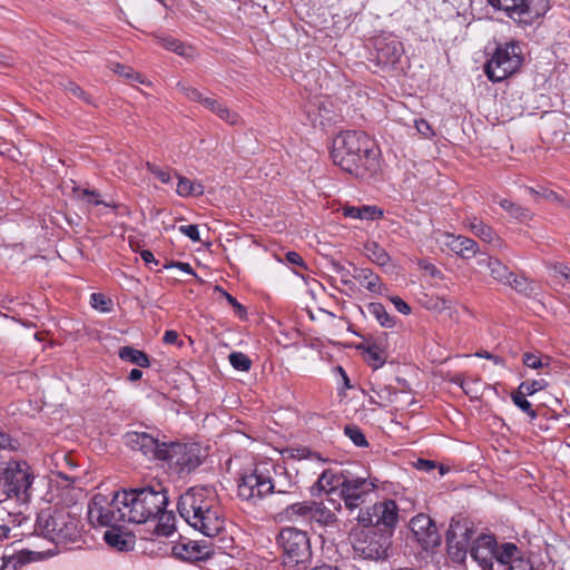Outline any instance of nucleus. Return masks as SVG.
I'll list each match as a JSON object with an SVG mask.
<instances>
[{
  "instance_id": "f257e3e1",
  "label": "nucleus",
  "mask_w": 570,
  "mask_h": 570,
  "mask_svg": "<svg viewBox=\"0 0 570 570\" xmlns=\"http://www.w3.org/2000/svg\"><path fill=\"white\" fill-rule=\"evenodd\" d=\"M167 490L148 485L115 491L111 498L98 493L88 504V519L92 525H115L117 522L147 524L168 505Z\"/></svg>"
},
{
  "instance_id": "a18cd8bd",
  "label": "nucleus",
  "mask_w": 570,
  "mask_h": 570,
  "mask_svg": "<svg viewBox=\"0 0 570 570\" xmlns=\"http://www.w3.org/2000/svg\"><path fill=\"white\" fill-rule=\"evenodd\" d=\"M358 513L356 520L360 525L365 528V530H377V524L375 523L376 514L374 511V504L367 508H358Z\"/></svg>"
},
{
  "instance_id": "79ce46f5",
  "label": "nucleus",
  "mask_w": 570,
  "mask_h": 570,
  "mask_svg": "<svg viewBox=\"0 0 570 570\" xmlns=\"http://www.w3.org/2000/svg\"><path fill=\"white\" fill-rule=\"evenodd\" d=\"M519 552V548L512 542H505L500 546L497 543L494 562L500 566H509Z\"/></svg>"
},
{
  "instance_id": "2eb2a0df",
  "label": "nucleus",
  "mask_w": 570,
  "mask_h": 570,
  "mask_svg": "<svg viewBox=\"0 0 570 570\" xmlns=\"http://www.w3.org/2000/svg\"><path fill=\"white\" fill-rule=\"evenodd\" d=\"M333 105L327 98L315 96L304 106V112L313 127H325L335 122Z\"/></svg>"
},
{
  "instance_id": "0eeeda50",
  "label": "nucleus",
  "mask_w": 570,
  "mask_h": 570,
  "mask_svg": "<svg viewBox=\"0 0 570 570\" xmlns=\"http://www.w3.org/2000/svg\"><path fill=\"white\" fill-rule=\"evenodd\" d=\"M35 476L26 461H11L0 475V491L13 495L18 501L31 500V485Z\"/></svg>"
},
{
  "instance_id": "ddd939ff",
  "label": "nucleus",
  "mask_w": 570,
  "mask_h": 570,
  "mask_svg": "<svg viewBox=\"0 0 570 570\" xmlns=\"http://www.w3.org/2000/svg\"><path fill=\"white\" fill-rule=\"evenodd\" d=\"M177 88L184 94V96L190 101L200 104L204 108L215 114L222 120L229 125H237L240 121V117L237 112L230 110L223 101L215 97H206L197 88L191 87L185 82H177Z\"/></svg>"
},
{
  "instance_id": "393cba45",
  "label": "nucleus",
  "mask_w": 570,
  "mask_h": 570,
  "mask_svg": "<svg viewBox=\"0 0 570 570\" xmlns=\"http://www.w3.org/2000/svg\"><path fill=\"white\" fill-rule=\"evenodd\" d=\"M508 285L518 294L528 298H537L541 294L539 284L524 275L513 274Z\"/></svg>"
},
{
  "instance_id": "1a4fd4ad",
  "label": "nucleus",
  "mask_w": 570,
  "mask_h": 570,
  "mask_svg": "<svg viewBox=\"0 0 570 570\" xmlns=\"http://www.w3.org/2000/svg\"><path fill=\"white\" fill-rule=\"evenodd\" d=\"M495 10H502L519 26H531L549 10L548 0H488Z\"/></svg>"
},
{
  "instance_id": "09e8293b",
  "label": "nucleus",
  "mask_w": 570,
  "mask_h": 570,
  "mask_svg": "<svg viewBox=\"0 0 570 570\" xmlns=\"http://www.w3.org/2000/svg\"><path fill=\"white\" fill-rule=\"evenodd\" d=\"M547 386H548V383L543 379L524 381L519 385L518 391H520L521 394L531 396V395L535 394L537 392L544 390Z\"/></svg>"
},
{
  "instance_id": "8fccbe9b",
  "label": "nucleus",
  "mask_w": 570,
  "mask_h": 570,
  "mask_svg": "<svg viewBox=\"0 0 570 570\" xmlns=\"http://www.w3.org/2000/svg\"><path fill=\"white\" fill-rule=\"evenodd\" d=\"M525 396V394H521L520 391H518L511 395V399L518 409L528 414L531 419H535L537 412L532 409V404Z\"/></svg>"
},
{
  "instance_id": "a211bd4d",
  "label": "nucleus",
  "mask_w": 570,
  "mask_h": 570,
  "mask_svg": "<svg viewBox=\"0 0 570 570\" xmlns=\"http://www.w3.org/2000/svg\"><path fill=\"white\" fill-rule=\"evenodd\" d=\"M30 500L18 501L13 495H4L0 499V521L12 523V527H21L27 521L26 511Z\"/></svg>"
},
{
  "instance_id": "72a5a7b5",
  "label": "nucleus",
  "mask_w": 570,
  "mask_h": 570,
  "mask_svg": "<svg viewBox=\"0 0 570 570\" xmlns=\"http://www.w3.org/2000/svg\"><path fill=\"white\" fill-rule=\"evenodd\" d=\"M118 356L120 360L135 364L138 367L150 366L149 356L144 351L137 350L130 345L121 346L118 351Z\"/></svg>"
},
{
  "instance_id": "4c0bfd02",
  "label": "nucleus",
  "mask_w": 570,
  "mask_h": 570,
  "mask_svg": "<svg viewBox=\"0 0 570 570\" xmlns=\"http://www.w3.org/2000/svg\"><path fill=\"white\" fill-rule=\"evenodd\" d=\"M108 68L119 77L126 79L129 83L138 82L147 86L150 85V82L141 73L135 71L131 67L110 61L108 62Z\"/></svg>"
},
{
  "instance_id": "a19ab883",
  "label": "nucleus",
  "mask_w": 570,
  "mask_h": 570,
  "mask_svg": "<svg viewBox=\"0 0 570 570\" xmlns=\"http://www.w3.org/2000/svg\"><path fill=\"white\" fill-rule=\"evenodd\" d=\"M159 40L163 48L174 51L181 57L190 58L195 55V49L181 41L180 38H159Z\"/></svg>"
},
{
  "instance_id": "4d7b16f0",
  "label": "nucleus",
  "mask_w": 570,
  "mask_h": 570,
  "mask_svg": "<svg viewBox=\"0 0 570 570\" xmlns=\"http://www.w3.org/2000/svg\"><path fill=\"white\" fill-rule=\"evenodd\" d=\"M178 230L193 242L200 240V234L197 225H180Z\"/></svg>"
},
{
  "instance_id": "13d9d810",
  "label": "nucleus",
  "mask_w": 570,
  "mask_h": 570,
  "mask_svg": "<svg viewBox=\"0 0 570 570\" xmlns=\"http://www.w3.org/2000/svg\"><path fill=\"white\" fill-rule=\"evenodd\" d=\"M508 570H533V567L531 562L528 559L523 558L519 552V554L509 564Z\"/></svg>"
},
{
  "instance_id": "864d4df0",
  "label": "nucleus",
  "mask_w": 570,
  "mask_h": 570,
  "mask_svg": "<svg viewBox=\"0 0 570 570\" xmlns=\"http://www.w3.org/2000/svg\"><path fill=\"white\" fill-rule=\"evenodd\" d=\"M146 167H147L148 171L150 174H153L163 184H169L171 181V176H170L169 170L164 169L153 163H147Z\"/></svg>"
},
{
  "instance_id": "7c9ffc66",
  "label": "nucleus",
  "mask_w": 570,
  "mask_h": 570,
  "mask_svg": "<svg viewBox=\"0 0 570 570\" xmlns=\"http://www.w3.org/2000/svg\"><path fill=\"white\" fill-rule=\"evenodd\" d=\"M353 277L371 293L381 294L382 283L379 275L370 268H355Z\"/></svg>"
},
{
  "instance_id": "7ed1b4c3",
  "label": "nucleus",
  "mask_w": 570,
  "mask_h": 570,
  "mask_svg": "<svg viewBox=\"0 0 570 570\" xmlns=\"http://www.w3.org/2000/svg\"><path fill=\"white\" fill-rule=\"evenodd\" d=\"M333 163L356 178H370L380 169V151L363 131L346 130L333 140Z\"/></svg>"
},
{
  "instance_id": "39448f33",
  "label": "nucleus",
  "mask_w": 570,
  "mask_h": 570,
  "mask_svg": "<svg viewBox=\"0 0 570 570\" xmlns=\"http://www.w3.org/2000/svg\"><path fill=\"white\" fill-rule=\"evenodd\" d=\"M79 519L66 507L41 510L36 519L35 533L59 544L76 542L80 537Z\"/></svg>"
},
{
  "instance_id": "9b49d317",
  "label": "nucleus",
  "mask_w": 570,
  "mask_h": 570,
  "mask_svg": "<svg viewBox=\"0 0 570 570\" xmlns=\"http://www.w3.org/2000/svg\"><path fill=\"white\" fill-rule=\"evenodd\" d=\"M269 462L255 464L254 469L240 475L237 484L238 497L252 503L268 497Z\"/></svg>"
},
{
  "instance_id": "e433bc0d",
  "label": "nucleus",
  "mask_w": 570,
  "mask_h": 570,
  "mask_svg": "<svg viewBox=\"0 0 570 570\" xmlns=\"http://www.w3.org/2000/svg\"><path fill=\"white\" fill-rule=\"evenodd\" d=\"M366 312L384 328H393L396 324L395 317L387 313L382 303L373 302L367 304Z\"/></svg>"
},
{
  "instance_id": "2f4dec72",
  "label": "nucleus",
  "mask_w": 570,
  "mask_h": 570,
  "mask_svg": "<svg viewBox=\"0 0 570 570\" xmlns=\"http://www.w3.org/2000/svg\"><path fill=\"white\" fill-rule=\"evenodd\" d=\"M469 228L476 237L481 238L483 242L489 244L501 245L502 240L497 235L495 230L491 226L478 219L476 217L472 218L469 222Z\"/></svg>"
},
{
  "instance_id": "3c124183",
  "label": "nucleus",
  "mask_w": 570,
  "mask_h": 570,
  "mask_svg": "<svg viewBox=\"0 0 570 570\" xmlns=\"http://www.w3.org/2000/svg\"><path fill=\"white\" fill-rule=\"evenodd\" d=\"M90 305L99 312L109 313L111 311L112 302L101 293H92L90 295Z\"/></svg>"
},
{
  "instance_id": "603ef678",
  "label": "nucleus",
  "mask_w": 570,
  "mask_h": 570,
  "mask_svg": "<svg viewBox=\"0 0 570 570\" xmlns=\"http://www.w3.org/2000/svg\"><path fill=\"white\" fill-rule=\"evenodd\" d=\"M215 291L216 292H219L225 298L226 301L233 306L235 313L240 317V318H245L247 316V311L246 308L233 296L230 295L228 292H226L223 287L220 286H216L215 287Z\"/></svg>"
},
{
  "instance_id": "58836bf2",
  "label": "nucleus",
  "mask_w": 570,
  "mask_h": 570,
  "mask_svg": "<svg viewBox=\"0 0 570 570\" xmlns=\"http://www.w3.org/2000/svg\"><path fill=\"white\" fill-rule=\"evenodd\" d=\"M357 350H361L367 354L368 364L374 370L382 367L386 362V352L375 343H371L367 345L361 344L357 346Z\"/></svg>"
},
{
  "instance_id": "69168bd1",
  "label": "nucleus",
  "mask_w": 570,
  "mask_h": 570,
  "mask_svg": "<svg viewBox=\"0 0 570 570\" xmlns=\"http://www.w3.org/2000/svg\"><path fill=\"white\" fill-rule=\"evenodd\" d=\"M164 268H177L188 275H196L190 264L185 262H170L168 264H165Z\"/></svg>"
},
{
  "instance_id": "338daca9",
  "label": "nucleus",
  "mask_w": 570,
  "mask_h": 570,
  "mask_svg": "<svg viewBox=\"0 0 570 570\" xmlns=\"http://www.w3.org/2000/svg\"><path fill=\"white\" fill-rule=\"evenodd\" d=\"M551 269L556 276H561L570 283V267L563 263H556L551 266Z\"/></svg>"
},
{
  "instance_id": "5fc2aeb1",
  "label": "nucleus",
  "mask_w": 570,
  "mask_h": 570,
  "mask_svg": "<svg viewBox=\"0 0 570 570\" xmlns=\"http://www.w3.org/2000/svg\"><path fill=\"white\" fill-rule=\"evenodd\" d=\"M522 363L529 367V368H532V370H539V368H542L544 366H549V363L544 364L542 362V360L540 358V356L533 354V353H530V352H527L522 355Z\"/></svg>"
},
{
  "instance_id": "ea45409f",
  "label": "nucleus",
  "mask_w": 570,
  "mask_h": 570,
  "mask_svg": "<svg viewBox=\"0 0 570 570\" xmlns=\"http://www.w3.org/2000/svg\"><path fill=\"white\" fill-rule=\"evenodd\" d=\"M178 178L176 193L180 197H189V196H200L204 194L205 189L202 183H194L190 179L175 174Z\"/></svg>"
},
{
  "instance_id": "c03bdc74",
  "label": "nucleus",
  "mask_w": 570,
  "mask_h": 570,
  "mask_svg": "<svg viewBox=\"0 0 570 570\" xmlns=\"http://www.w3.org/2000/svg\"><path fill=\"white\" fill-rule=\"evenodd\" d=\"M79 198L95 206L102 205L111 209H116L118 207V205L114 202L102 200L100 198V193L97 189L83 188L79 191Z\"/></svg>"
},
{
  "instance_id": "0e129e2a",
  "label": "nucleus",
  "mask_w": 570,
  "mask_h": 570,
  "mask_svg": "<svg viewBox=\"0 0 570 570\" xmlns=\"http://www.w3.org/2000/svg\"><path fill=\"white\" fill-rule=\"evenodd\" d=\"M475 356L480 357V358L490 360V361H492L498 366H501V367L505 366V361H504L503 357H501L499 355H495V354H492V353H490L488 351H479V352L475 353Z\"/></svg>"
},
{
  "instance_id": "f8f14e48",
  "label": "nucleus",
  "mask_w": 570,
  "mask_h": 570,
  "mask_svg": "<svg viewBox=\"0 0 570 570\" xmlns=\"http://www.w3.org/2000/svg\"><path fill=\"white\" fill-rule=\"evenodd\" d=\"M391 533L379 530H363L362 537L353 544L354 551L363 559L380 560L387 556Z\"/></svg>"
},
{
  "instance_id": "6e6552de",
  "label": "nucleus",
  "mask_w": 570,
  "mask_h": 570,
  "mask_svg": "<svg viewBox=\"0 0 570 570\" xmlns=\"http://www.w3.org/2000/svg\"><path fill=\"white\" fill-rule=\"evenodd\" d=\"M277 544L283 551V563L292 569L309 561L312 549L307 532L296 528H284L277 537Z\"/></svg>"
},
{
  "instance_id": "e2e57ef3",
  "label": "nucleus",
  "mask_w": 570,
  "mask_h": 570,
  "mask_svg": "<svg viewBox=\"0 0 570 570\" xmlns=\"http://www.w3.org/2000/svg\"><path fill=\"white\" fill-rule=\"evenodd\" d=\"M285 263L288 265H295L302 268H306L303 257L297 252L294 250H289L285 254Z\"/></svg>"
},
{
  "instance_id": "6ab92c4d",
  "label": "nucleus",
  "mask_w": 570,
  "mask_h": 570,
  "mask_svg": "<svg viewBox=\"0 0 570 570\" xmlns=\"http://www.w3.org/2000/svg\"><path fill=\"white\" fill-rule=\"evenodd\" d=\"M411 530L424 549L439 544L436 527L429 515L417 514L411 520Z\"/></svg>"
},
{
  "instance_id": "c85d7f7f",
  "label": "nucleus",
  "mask_w": 570,
  "mask_h": 570,
  "mask_svg": "<svg viewBox=\"0 0 570 570\" xmlns=\"http://www.w3.org/2000/svg\"><path fill=\"white\" fill-rule=\"evenodd\" d=\"M176 517L173 512L167 511L166 508L157 515L154 524L153 533L157 537H169L174 533Z\"/></svg>"
},
{
  "instance_id": "f3484780",
  "label": "nucleus",
  "mask_w": 570,
  "mask_h": 570,
  "mask_svg": "<svg viewBox=\"0 0 570 570\" xmlns=\"http://www.w3.org/2000/svg\"><path fill=\"white\" fill-rule=\"evenodd\" d=\"M497 540L493 535H479L470 547V554L483 570H492L495 558Z\"/></svg>"
},
{
  "instance_id": "f704fd0d",
  "label": "nucleus",
  "mask_w": 570,
  "mask_h": 570,
  "mask_svg": "<svg viewBox=\"0 0 570 570\" xmlns=\"http://www.w3.org/2000/svg\"><path fill=\"white\" fill-rule=\"evenodd\" d=\"M371 392L373 395L370 396V404L377 406H385L386 404L393 403L396 401L397 392L395 389L389 385H377L372 386Z\"/></svg>"
},
{
  "instance_id": "774afa93",
  "label": "nucleus",
  "mask_w": 570,
  "mask_h": 570,
  "mask_svg": "<svg viewBox=\"0 0 570 570\" xmlns=\"http://www.w3.org/2000/svg\"><path fill=\"white\" fill-rule=\"evenodd\" d=\"M309 69L308 70H301V71H296L294 75H293V78L296 82H302L304 79H308V78H314L315 77V68L312 67V66H308Z\"/></svg>"
},
{
  "instance_id": "37998d69",
  "label": "nucleus",
  "mask_w": 570,
  "mask_h": 570,
  "mask_svg": "<svg viewBox=\"0 0 570 570\" xmlns=\"http://www.w3.org/2000/svg\"><path fill=\"white\" fill-rule=\"evenodd\" d=\"M364 249L368 259L376 265L384 267L390 263V255L379 243L368 242L365 244Z\"/></svg>"
},
{
  "instance_id": "680f3d73",
  "label": "nucleus",
  "mask_w": 570,
  "mask_h": 570,
  "mask_svg": "<svg viewBox=\"0 0 570 570\" xmlns=\"http://www.w3.org/2000/svg\"><path fill=\"white\" fill-rule=\"evenodd\" d=\"M390 301L394 305L395 309L399 313H401L403 315L411 314V312H412L411 306L405 301H403L400 296H392L390 298Z\"/></svg>"
},
{
  "instance_id": "c9c22d12",
  "label": "nucleus",
  "mask_w": 570,
  "mask_h": 570,
  "mask_svg": "<svg viewBox=\"0 0 570 570\" xmlns=\"http://www.w3.org/2000/svg\"><path fill=\"white\" fill-rule=\"evenodd\" d=\"M483 263L487 264L488 268L490 269L491 276L495 281H498L504 285H508V283L510 282V279L514 273L511 272L507 265H504L501 261H499L497 258H492V257H488L480 262V264H483Z\"/></svg>"
},
{
  "instance_id": "052dcab7",
  "label": "nucleus",
  "mask_w": 570,
  "mask_h": 570,
  "mask_svg": "<svg viewBox=\"0 0 570 570\" xmlns=\"http://www.w3.org/2000/svg\"><path fill=\"white\" fill-rule=\"evenodd\" d=\"M0 449L14 451L18 449V441L10 434L0 431Z\"/></svg>"
},
{
  "instance_id": "dca6fc26",
  "label": "nucleus",
  "mask_w": 570,
  "mask_h": 570,
  "mask_svg": "<svg viewBox=\"0 0 570 570\" xmlns=\"http://www.w3.org/2000/svg\"><path fill=\"white\" fill-rule=\"evenodd\" d=\"M472 530L460 525L451 527L446 534L448 552L455 562L465 560L470 549Z\"/></svg>"
},
{
  "instance_id": "c756f323",
  "label": "nucleus",
  "mask_w": 570,
  "mask_h": 570,
  "mask_svg": "<svg viewBox=\"0 0 570 570\" xmlns=\"http://www.w3.org/2000/svg\"><path fill=\"white\" fill-rule=\"evenodd\" d=\"M337 521L336 514L322 502L312 501L308 522H316L321 525H334Z\"/></svg>"
},
{
  "instance_id": "bf43d9fd",
  "label": "nucleus",
  "mask_w": 570,
  "mask_h": 570,
  "mask_svg": "<svg viewBox=\"0 0 570 570\" xmlns=\"http://www.w3.org/2000/svg\"><path fill=\"white\" fill-rule=\"evenodd\" d=\"M65 89H66V91L73 95L75 97H78V98L82 99L83 101H89V96L76 82L70 81V80L67 81V83L65 85Z\"/></svg>"
},
{
  "instance_id": "423d86ee",
  "label": "nucleus",
  "mask_w": 570,
  "mask_h": 570,
  "mask_svg": "<svg viewBox=\"0 0 570 570\" xmlns=\"http://www.w3.org/2000/svg\"><path fill=\"white\" fill-rule=\"evenodd\" d=\"M520 42L512 40L498 46L487 60L483 71L491 82H500L517 72L523 63Z\"/></svg>"
},
{
  "instance_id": "412c9836",
  "label": "nucleus",
  "mask_w": 570,
  "mask_h": 570,
  "mask_svg": "<svg viewBox=\"0 0 570 570\" xmlns=\"http://www.w3.org/2000/svg\"><path fill=\"white\" fill-rule=\"evenodd\" d=\"M444 245L462 259H470L479 252L478 243L463 235L446 234Z\"/></svg>"
},
{
  "instance_id": "49530a36",
  "label": "nucleus",
  "mask_w": 570,
  "mask_h": 570,
  "mask_svg": "<svg viewBox=\"0 0 570 570\" xmlns=\"http://www.w3.org/2000/svg\"><path fill=\"white\" fill-rule=\"evenodd\" d=\"M228 360L230 365L236 370L240 372H247L252 367V361L250 358L242 353V352H232L228 355Z\"/></svg>"
},
{
  "instance_id": "a878e982",
  "label": "nucleus",
  "mask_w": 570,
  "mask_h": 570,
  "mask_svg": "<svg viewBox=\"0 0 570 570\" xmlns=\"http://www.w3.org/2000/svg\"><path fill=\"white\" fill-rule=\"evenodd\" d=\"M312 501L292 502L279 513L283 520L289 522H308Z\"/></svg>"
},
{
  "instance_id": "cd10ccee",
  "label": "nucleus",
  "mask_w": 570,
  "mask_h": 570,
  "mask_svg": "<svg viewBox=\"0 0 570 570\" xmlns=\"http://www.w3.org/2000/svg\"><path fill=\"white\" fill-rule=\"evenodd\" d=\"M342 482V472L337 474L333 470H324L322 474L318 476L316 483L312 488V493L315 494V490L317 492L331 493L335 489L340 490V483Z\"/></svg>"
},
{
  "instance_id": "6e6d98bb",
  "label": "nucleus",
  "mask_w": 570,
  "mask_h": 570,
  "mask_svg": "<svg viewBox=\"0 0 570 570\" xmlns=\"http://www.w3.org/2000/svg\"><path fill=\"white\" fill-rule=\"evenodd\" d=\"M414 127L417 130V132L424 138H432L435 135L431 125L423 118L415 119Z\"/></svg>"
},
{
  "instance_id": "20e7f679",
  "label": "nucleus",
  "mask_w": 570,
  "mask_h": 570,
  "mask_svg": "<svg viewBox=\"0 0 570 570\" xmlns=\"http://www.w3.org/2000/svg\"><path fill=\"white\" fill-rule=\"evenodd\" d=\"M179 515L202 534L213 538L225 528L224 509L210 487H193L179 497Z\"/></svg>"
},
{
  "instance_id": "de8ad7c7",
  "label": "nucleus",
  "mask_w": 570,
  "mask_h": 570,
  "mask_svg": "<svg viewBox=\"0 0 570 570\" xmlns=\"http://www.w3.org/2000/svg\"><path fill=\"white\" fill-rule=\"evenodd\" d=\"M344 434L353 442V444L357 448H367L368 442L362 432V430L356 425H346L344 428Z\"/></svg>"
},
{
  "instance_id": "f03ea898",
  "label": "nucleus",
  "mask_w": 570,
  "mask_h": 570,
  "mask_svg": "<svg viewBox=\"0 0 570 570\" xmlns=\"http://www.w3.org/2000/svg\"><path fill=\"white\" fill-rule=\"evenodd\" d=\"M127 443L151 460L161 461L171 474L184 479L194 473L204 462L206 454L198 443L161 441L147 432H129Z\"/></svg>"
},
{
  "instance_id": "473e14b6",
  "label": "nucleus",
  "mask_w": 570,
  "mask_h": 570,
  "mask_svg": "<svg viewBox=\"0 0 570 570\" xmlns=\"http://www.w3.org/2000/svg\"><path fill=\"white\" fill-rule=\"evenodd\" d=\"M39 552L21 550L18 553L4 556L2 570H18L22 566L37 560Z\"/></svg>"
},
{
  "instance_id": "9d476101",
  "label": "nucleus",
  "mask_w": 570,
  "mask_h": 570,
  "mask_svg": "<svg viewBox=\"0 0 570 570\" xmlns=\"http://www.w3.org/2000/svg\"><path fill=\"white\" fill-rule=\"evenodd\" d=\"M379 480L365 475L353 474L348 470L342 471L340 483V498L350 511L358 509L377 488Z\"/></svg>"
},
{
  "instance_id": "5701e85b",
  "label": "nucleus",
  "mask_w": 570,
  "mask_h": 570,
  "mask_svg": "<svg viewBox=\"0 0 570 570\" xmlns=\"http://www.w3.org/2000/svg\"><path fill=\"white\" fill-rule=\"evenodd\" d=\"M491 200L507 212L510 218L514 222L525 224L533 218V213L528 207L522 206L519 203H514L508 198H502L497 194L492 195Z\"/></svg>"
},
{
  "instance_id": "4be33fe9",
  "label": "nucleus",
  "mask_w": 570,
  "mask_h": 570,
  "mask_svg": "<svg viewBox=\"0 0 570 570\" xmlns=\"http://www.w3.org/2000/svg\"><path fill=\"white\" fill-rule=\"evenodd\" d=\"M374 39V46L377 52V60L380 63L394 65L400 60L403 53V48L399 41L392 40L387 42V38Z\"/></svg>"
},
{
  "instance_id": "aec40b11",
  "label": "nucleus",
  "mask_w": 570,
  "mask_h": 570,
  "mask_svg": "<svg viewBox=\"0 0 570 570\" xmlns=\"http://www.w3.org/2000/svg\"><path fill=\"white\" fill-rule=\"evenodd\" d=\"M374 511L376 514L375 523L379 531H387L396 525L399 521V509L394 500L387 499L382 502L374 503Z\"/></svg>"
},
{
  "instance_id": "b1692460",
  "label": "nucleus",
  "mask_w": 570,
  "mask_h": 570,
  "mask_svg": "<svg viewBox=\"0 0 570 570\" xmlns=\"http://www.w3.org/2000/svg\"><path fill=\"white\" fill-rule=\"evenodd\" d=\"M125 522H117L115 525H104L108 530L104 533L105 542L119 551H129L131 549V541L125 537Z\"/></svg>"
},
{
  "instance_id": "4468645a",
  "label": "nucleus",
  "mask_w": 570,
  "mask_h": 570,
  "mask_svg": "<svg viewBox=\"0 0 570 570\" xmlns=\"http://www.w3.org/2000/svg\"><path fill=\"white\" fill-rule=\"evenodd\" d=\"M268 495L269 494H284L293 499L298 498V485L296 475L292 474L283 464H274L269 462Z\"/></svg>"
},
{
  "instance_id": "bb28decb",
  "label": "nucleus",
  "mask_w": 570,
  "mask_h": 570,
  "mask_svg": "<svg viewBox=\"0 0 570 570\" xmlns=\"http://www.w3.org/2000/svg\"><path fill=\"white\" fill-rule=\"evenodd\" d=\"M345 217L361 220H377L383 217V209L377 206L363 205V206H347L343 209Z\"/></svg>"
}]
</instances>
